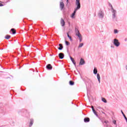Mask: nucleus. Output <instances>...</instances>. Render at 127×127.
Masks as SVG:
<instances>
[{
    "mask_svg": "<svg viewBox=\"0 0 127 127\" xmlns=\"http://www.w3.org/2000/svg\"><path fill=\"white\" fill-rule=\"evenodd\" d=\"M69 84L71 85V86H73V85H74V82H73L72 81H70Z\"/></svg>",
    "mask_w": 127,
    "mask_h": 127,
    "instance_id": "24",
    "label": "nucleus"
},
{
    "mask_svg": "<svg viewBox=\"0 0 127 127\" xmlns=\"http://www.w3.org/2000/svg\"><path fill=\"white\" fill-rule=\"evenodd\" d=\"M127 70V68H126Z\"/></svg>",
    "mask_w": 127,
    "mask_h": 127,
    "instance_id": "36",
    "label": "nucleus"
},
{
    "mask_svg": "<svg viewBox=\"0 0 127 127\" xmlns=\"http://www.w3.org/2000/svg\"><path fill=\"white\" fill-rule=\"evenodd\" d=\"M84 64H85V61H84V59H81L79 63V65H84Z\"/></svg>",
    "mask_w": 127,
    "mask_h": 127,
    "instance_id": "8",
    "label": "nucleus"
},
{
    "mask_svg": "<svg viewBox=\"0 0 127 127\" xmlns=\"http://www.w3.org/2000/svg\"><path fill=\"white\" fill-rule=\"evenodd\" d=\"M85 123H88V122H90V119L89 118H85L84 119Z\"/></svg>",
    "mask_w": 127,
    "mask_h": 127,
    "instance_id": "17",
    "label": "nucleus"
},
{
    "mask_svg": "<svg viewBox=\"0 0 127 127\" xmlns=\"http://www.w3.org/2000/svg\"><path fill=\"white\" fill-rule=\"evenodd\" d=\"M97 73H98V70L97 69V68L95 67L94 68L93 70V73L95 74V75H96L97 74Z\"/></svg>",
    "mask_w": 127,
    "mask_h": 127,
    "instance_id": "14",
    "label": "nucleus"
},
{
    "mask_svg": "<svg viewBox=\"0 0 127 127\" xmlns=\"http://www.w3.org/2000/svg\"><path fill=\"white\" fill-rule=\"evenodd\" d=\"M70 60L72 62L73 64H74V65L75 66H76V63L75 62V60H74V59H73V58L70 57Z\"/></svg>",
    "mask_w": 127,
    "mask_h": 127,
    "instance_id": "12",
    "label": "nucleus"
},
{
    "mask_svg": "<svg viewBox=\"0 0 127 127\" xmlns=\"http://www.w3.org/2000/svg\"><path fill=\"white\" fill-rule=\"evenodd\" d=\"M123 116L125 117H126V115H125V114H123Z\"/></svg>",
    "mask_w": 127,
    "mask_h": 127,
    "instance_id": "31",
    "label": "nucleus"
},
{
    "mask_svg": "<svg viewBox=\"0 0 127 127\" xmlns=\"http://www.w3.org/2000/svg\"><path fill=\"white\" fill-rule=\"evenodd\" d=\"M32 125H33V120H31L30 124V127H31V126H32Z\"/></svg>",
    "mask_w": 127,
    "mask_h": 127,
    "instance_id": "25",
    "label": "nucleus"
},
{
    "mask_svg": "<svg viewBox=\"0 0 127 127\" xmlns=\"http://www.w3.org/2000/svg\"><path fill=\"white\" fill-rule=\"evenodd\" d=\"M47 69H49V70H51L52 69V66H51V64H49L47 65Z\"/></svg>",
    "mask_w": 127,
    "mask_h": 127,
    "instance_id": "13",
    "label": "nucleus"
},
{
    "mask_svg": "<svg viewBox=\"0 0 127 127\" xmlns=\"http://www.w3.org/2000/svg\"><path fill=\"white\" fill-rule=\"evenodd\" d=\"M111 48H114V47H113V46H111Z\"/></svg>",
    "mask_w": 127,
    "mask_h": 127,
    "instance_id": "35",
    "label": "nucleus"
},
{
    "mask_svg": "<svg viewBox=\"0 0 127 127\" xmlns=\"http://www.w3.org/2000/svg\"><path fill=\"white\" fill-rule=\"evenodd\" d=\"M93 112L94 115H95V116H96V117H98V114H97V112H96V110H93Z\"/></svg>",
    "mask_w": 127,
    "mask_h": 127,
    "instance_id": "22",
    "label": "nucleus"
},
{
    "mask_svg": "<svg viewBox=\"0 0 127 127\" xmlns=\"http://www.w3.org/2000/svg\"><path fill=\"white\" fill-rule=\"evenodd\" d=\"M3 6V5H2V4L0 3V6Z\"/></svg>",
    "mask_w": 127,
    "mask_h": 127,
    "instance_id": "29",
    "label": "nucleus"
},
{
    "mask_svg": "<svg viewBox=\"0 0 127 127\" xmlns=\"http://www.w3.org/2000/svg\"><path fill=\"white\" fill-rule=\"evenodd\" d=\"M61 24L62 26H64L65 25V21H64V20L63 19H62L61 20Z\"/></svg>",
    "mask_w": 127,
    "mask_h": 127,
    "instance_id": "11",
    "label": "nucleus"
},
{
    "mask_svg": "<svg viewBox=\"0 0 127 127\" xmlns=\"http://www.w3.org/2000/svg\"><path fill=\"white\" fill-rule=\"evenodd\" d=\"M97 78L99 83H101V76H100V74L99 73L97 74Z\"/></svg>",
    "mask_w": 127,
    "mask_h": 127,
    "instance_id": "9",
    "label": "nucleus"
},
{
    "mask_svg": "<svg viewBox=\"0 0 127 127\" xmlns=\"http://www.w3.org/2000/svg\"><path fill=\"white\" fill-rule=\"evenodd\" d=\"M125 41H127V39H125Z\"/></svg>",
    "mask_w": 127,
    "mask_h": 127,
    "instance_id": "34",
    "label": "nucleus"
},
{
    "mask_svg": "<svg viewBox=\"0 0 127 127\" xmlns=\"http://www.w3.org/2000/svg\"><path fill=\"white\" fill-rule=\"evenodd\" d=\"M11 31H12V34H15V33H16V31L14 29L12 28L11 29Z\"/></svg>",
    "mask_w": 127,
    "mask_h": 127,
    "instance_id": "16",
    "label": "nucleus"
},
{
    "mask_svg": "<svg viewBox=\"0 0 127 127\" xmlns=\"http://www.w3.org/2000/svg\"><path fill=\"white\" fill-rule=\"evenodd\" d=\"M113 123L114 125H117V122L115 120L113 121Z\"/></svg>",
    "mask_w": 127,
    "mask_h": 127,
    "instance_id": "27",
    "label": "nucleus"
},
{
    "mask_svg": "<svg viewBox=\"0 0 127 127\" xmlns=\"http://www.w3.org/2000/svg\"><path fill=\"white\" fill-rule=\"evenodd\" d=\"M65 45L66 46H68V45H70V43H69V42L67 41H65Z\"/></svg>",
    "mask_w": 127,
    "mask_h": 127,
    "instance_id": "21",
    "label": "nucleus"
},
{
    "mask_svg": "<svg viewBox=\"0 0 127 127\" xmlns=\"http://www.w3.org/2000/svg\"><path fill=\"white\" fill-rule=\"evenodd\" d=\"M123 116L125 117H126V115H125V114H123Z\"/></svg>",
    "mask_w": 127,
    "mask_h": 127,
    "instance_id": "30",
    "label": "nucleus"
},
{
    "mask_svg": "<svg viewBox=\"0 0 127 127\" xmlns=\"http://www.w3.org/2000/svg\"><path fill=\"white\" fill-rule=\"evenodd\" d=\"M59 57H60V59H63L64 58V54L61 53L59 54Z\"/></svg>",
    "mask_w": 127,
    "mask_h": 127,
    "instance_id": "7",
    "label": "nucleus"
},
{
    "mask_svg": "<svg viewBox=\"0 0 127 127\" xmlns=\"http://www.w3.org/2000/svg\"><path fill=\"white\" fill-rule=\"evenodd\" d=\"M98 16L100 17V18H103L104 17V12L102 11V10H100L98 12Z\"/></svg>",
    "mask_w": 127,
    "mask_h": 127,
    "instance_id": "5",
    "label": "nucleus"
},
{
    "mask_svg": "<svg viewBox=\"0 0 127 127\" xmlns=\"http://www.w3.org/2000/svg\"><path fill=\"white\" fill-rule=\"evenodd\" d=\"M121 113H122V115H124V112H123V111H121Z\"/></svg>",
    "mask_w": 127,
    "mask_h": 127,
    "instance_id": "33",
    "label": "nucleus"
},
{
    "mask_svg": "<svg viewBox=\"0 0 127 127\" xmlns=\"http://www.w3.org/2000/svg\"><path fill=\"white\" fill-rule=\"evenodd\" d=\"M91 108H92L93 111H94V110H95V109H94V107H93V106H91Z\"/></svg>",
    "mask_w": 127,
    "mask_h": 127,
    "instance_id": "28",
    "label": "nucleus"
},
{
    "mask_svg": "<svg viewBox=\"0 0 127 127\" xmlns=\"http://www.w3.org/2000/svg\"><path fill=\"white\" fill-rule=\"evenodd\" d=\"M5 38L6 39H9L10 38V36H9V35H6V36H5Z\"/></svg>",
    "mask_w": 127,
    "mask_h": 127,
    "instance_id": "23",
    "label": "nucleus"
},
{
    "mask_svg": "<svg viewBox=\"0 0 127 127\" xmlns=\"http://www.w3.org/2000/svg\"><path fill=\"white\" fill-rule=\"evenodd\" d=\"M59 46L60 47L58 48L59 50H62V49H63V46H62V44H60Z\"/></svg>",
    "mask_w": 127,
    "mask_h": 127,
    "instance_id": "15",
    "label": "nucleus"
},
{
    "mask_svg": "<svg viewBox=\"0 0 127 127\" xmlns=\"http://www.w3.org/2000/svg\"><path fill=\"white\" fill-rule=\"evenodd\" d=\"M68 1H69V0H66L67 3H68Z\"/></svg>",
    "mask_w": 127,
    "mask_h": 127,
    "instance_id": "32",
    "label": "nucleus"
},
{
    "mask_svg": "<svg viewBox=\"0 0 127 127\" xmlns=\"http://www.w3.org/2000/svg\"><path fill=\"white\" fill-rule=\"evenodd\" d=\"M110 5L111 7V12L112 13V16L113 18H115L116 17V14L117 13V11L115 9H114L111 4H110Z\"/></svg>",
    "mask_w": 127,
    "mask_h": 127,
    "instance_id": "2",
    "label": "nucleus"
},
{
    "mask_svg": "<svg viewBox=\"0 0 127 127\" xmlns=\"http://www.w3.org/2000/svg\"><path fill=\"white\" fill-rule=\"evenodd\" d=\"M102 102H104V103H107V100L104 98H102Z\"/></svg>",
    "mask_w": 127,
    "mask_h": 127,
    "instance_id": "20",
    "label": "nucleus"
},
{
    "mask_svg": "<svg viewBox=\"0 0 127 127\" xmlns=\"http://www.w3.org/2000/svg\"><path fill=\"white\" fill-rule=\"evenodd\" d=\"M75 35L76 36H77V37H78L79 39V42H82V39L83 37H82V35H81L79 31L77 30L76 31Z\"/></svg>",
    "mask_w": 127,
    "mask_h": 127,
    "instance_id": "3",
    "label": "nucleus"
},
{
    "mask_svg": "<svg viewBox=\"0 0 127 127\" xmlns=\"http://www.w3.org/2000/svg\"><path fill=\"white\" fill-rule=\"evenodd\" d=\"M67 37L69 38L70 41H72V37L69 35L68 33H67Z\"/></svg>",
    "mask_w": 127,
    "mask_h": 127,
    "instance_id": "18",
    "label": "nucleus"
},
{
    "mask_svg": "<svg viewBox=\"0 0 127 127\" xmlns=\"http://www.w3.org/2000/svg\"><path fill=\"white\" fill-rule=\"evenodd\" d=\"M118 30L116 29L114 30V33H118Z\"/></svg>",
    "mask_w": 127,
    "mask_h": 127,
    "instance_id": "26",
    "label": "nucleus"
},
{
    "mask_svg": "<svg viewBox=\"0 0 127 127\" xmlns=\"http://www.w3.org/2000/svg\"><path fill=\"white\" fill-rule=\"evenodd\" d=\"M83 45H84V44H83V43H80V44H79V46H78V48H81V47H83Z\"/></svg>",
    "mask_w": 127,
    "mask_h": 127,
    "instance_id": "19",
    "label": "nucleus"
},
{
    "mask_svg": "<svg viewBox=\"0 0 127 127\" xmlns=\"http://www.w3.org/2000/svg\"><path fill=\"white\" fill-rule=\"evenodd\" d=\"M77 11L74 10L73 12L71 14V15H70V17L71 18H75V14H76V12Z\"/></svg>",
    "mask_w": 127,
    "mask_h": 127,
    "instance_id": "6",
    "label": "nucleus"
},
{
    "mask_svg": "<svg viewBox=\"0 0 127 127\" xmlns=\"http://www.w3.org/2000/svg\"><path fill=\"white\" fill-rule=\"evenodd\" d=\"M113 43H114V45H115V46H116V47H119V46H120V45L121 44V43H120L119 42V40H118L117 39H115L114 40Z\"/></svg>",
    "mask_w": 127,
    "mask_h": 127,
    "instance_id": "4",
    "label": "nucleus"
},
{
    "mask_svg": "<svg viewBox=\"0 0 127 127\" xmlns=\"http://www.w3.org/2000/svg\"><path fill=\"white\" fill-rule=\"evenodd\" d=\"M75 4L76 7L74 9V10H78L81 8V4L80 3V0H75Z\"/></svg>",
    "mask_w": 127,
    "mask_h": 127,
    "instance_id": "1",
    "label": "nucleus"
},
{
    "mask_svg": "<svg viewBox=\"0 0 127 127\" xmlns=\"http://www.w3.org/2000/svg\"><path fill=\"white\" fill-rule=\"evenodd\" d=\"M60 8L61 9H63V8H64V2H63V1H61L60 2Z\"/></svg>",
    "mask_w": 127,
    "mask_h": 127,
    "instance_id": "10",
    "label": "nucleus"
}]
</instances>
